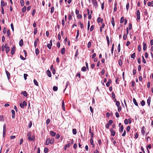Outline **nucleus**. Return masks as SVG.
<instances>
[{"label":"nucleus","instance_id":"60","mask_svg":"<svg viewBox=\"0 0 153 153\" xmlns=\"http://www.w3.org/2000/svg\"><path fill=\"white\" fill-rule=\"evenodd\" d=\"M152 148L151 145V144H149L146 146V149H148V148L151 149Z\"/></svg>","mask_w":153,"mask_h":153},{"label":"nucleus","instance_id":"30","mask_svg":"<svg viewBox=\"0 0 153 153\" xmlns=\"http://www.w3.org/2000/svg\"><path fill=\"white\" fill-rule=\"evenodd\" d=\"M39 53V50L38 48L35 49V53L36 55H37Z\"/></svg>","mask_w":153,"mask_h":153},{"label":"nucleus","instance_id":"44","mask_svg":"<svg viewBox=\"0 0 153 153\" xmlns=\"http://www.w3.org/2000/svg\"><path fill=\"white\" fill-rule=\"evenodd\" d=\"M90 143L91 145H93V146L94 145V144H93V140L92 138H91L90 139Z\"/></svg>","mask_w":153,"mask_h":153},{"label":"nucleus","instance_id":"53","mask_svg":"<svg viewBox=\"0 0 153 153\" xmlns=\"http://www.w3.org/2000/svg\"><path fill=\"white\" fill-rule=\"evenodd\" d=\"M116 105L117 107H118L120 106V102L119 101H116Z\"/></svg>","mask_w":153,"mask_h":153},{"label":"nucleus","instance_id":"9","mask_svg":"<svg viewBox=\"0 0 153 153\" xmlns=\"http://www.w3.org/2000/svg\"><path fill=\"white\" fill-rule=\"evenodd\" d=\"M46 73H47L48 76H49V77H51V74L50 71L49 70H47L46 71Z\"/></svg>","mask_w":153,"mask_h":153},{"label":"nucleus","instance_id":"32","mask_svg":"<svg viewBox=\"0 0 153 153\" xmlns=\"http://www.w3.org/2000/svg\"><path fill=\"white\" fill-rule=\"evenodd\" d=\"M50 142L51 144H53L54 142V139L53 138H51V140H50Z\"/></svg>","mask_w":153,"mask_h":153},{"label":"nucleus","instance_id":"39","mask_svg":"<svg viewBox=\"0 0 153 153\" xmlns=\"http://www.w3.org/2000/svg\"><path fill=\"white\" fill-rule=\"evenodd\" d=\"M80 76H81V75H80V73H79V72H78L77 74H76V77H79V80H79L80 79Z\"/></svg>","mask_w":153,"mask_h":153},{"label":"nucleus","instance_id":"59","mask_svg":"<svg viewBox=\"0 0 153 153\" xmlns=\"http://www.w3.org/2000/svg\"><path fill=\"white\" fill-rule=\"evenodd\" d=\"M138 51L140 52L141 50V47L140 45H139L138 46Z\"/></svg>","mask_w":153,"mask_h":153},{"label":"nucleus","instance_id":"43","mask_svg":"<svg viewBox=\"0 0 153 153\" xmlns=\"http://www.w3.org/2000/svg\"><path fill=\"white\" fill-rule=\"evenodd\" d=\"M54 8L53 7H52L51 9V13H52L54 11Z\"/></svg>","mask_w":153,"mask_h":153},{"label":"nucleus","instance_id":"12","mask_svg":"<svg viewBox=\"0 0 153 153\" xmlns=\"http://www.w3.org/2000/svg\"><path fill=\"white\" fill-rule=\"evenodd\" d=\"M21 94H23V95L25 97H26L27 96V93L26 91H24V92H22L21 93Z\"/></svg>","mask_w":153,"mask_h":153},{"label":"nucleus","instance_id":"35","mask_svg":"<svg viewBox=\"0 0 153 153\" xmlns=\"http://www.w3.org/2000/svg\"><path fill=\"white\" fill-rule=\"evenodd\" d=\"M79 55L78 53V49H77L76 52L75 56L76 57H77Z\"/></svg>","mask_w":153,"mask_h":153},{"label":"nucleus","instance_id":"37","mask_svg":"<svg viewBox=\"0 0 153 153\" xmlns=\"http://www.w3.org/2000/svg\"><path fill=\"white\" fill-rule=\"evenodd\" d=\"M53 90L54 91H56L58 90V87L56 86H54L53 87Z\"/></svg>","mask_w":153,"mask_h":153},{"label":"nucleus","instance_id":"33","mask_svg":"<svg viewBox=\"0 0 153 153\" xmlns=\"http://www.w3.org/2000/svg\"><path fill=\"white\" fill-rule=\"evenodd\" d=\"M129 3H127V4L126 5V9L127 11H128V10L129 8Z\"/></svg>","mask_w":153,"mask_h":153},{"label":"nucleus","instance_id":"16","mask_svg":"<svg viewBox=\"0 0 153 153\" xmlns=\"http://www.w3.org/2000/svg\"><path fill=\"white\" fill-rule=\"evenodd\" d=\"M19 45L21 47L23 45V40H22V39H21L19 43Z\"/></svg>","mask_w":153,"mask_h":153},{"label":"nucleus","instance_id":"48","mask_svg":"<svg viewBox=\"0 0 153 153\" xmlns=\"http://www.w3.org/2000/svg\"><path fill=\"white\" fill-rule=\"evenodd\" d=\"M51 121V120L49 119H48L46 121V123L47 125L49 124Z\"/></svg>","mask_w":153,"mask_h":153},{"label":"nucleus","instance_id":"23","mask_svg":"<svg viewBox=\"0 0 153 153\" xmlns=\"http://www.w3.org/2000/svg\"><path fill=\"white\" fill-rule=\"evenodd\" d=\"M73 133L75 135L76 134L77 131L76 130L75 128H74L72 129Z\"/></svg>","mask_w":153,"mask_h":153},{"label":"nucleus","instance_id":"42","mask_svg":"<svg viewBox=\"0 0 153 153\" xmlns=\"http://www.w3.org/2000/svg\"><path fill=\"white\" fill-rule=\"evenodd\" d=\"M52 45L51 44H48L47 45V47L49 49H50L51 48Z\"/></svg>","mask_w":153,"mask_h":153},{"label":"nucleus","instance_id":"21","mask_svg":"<svg viewBox=\"0 0 153 153\" xmlns=\"http://www.w3.org/2000/svg\"><path fill=\"white\" fill-rule=\"evenodd\" d=\"M106 39L107 41V42L108 44V46H109V44H110V41H109V37L107 35L106 36Z\"/></svg>","mask_w":153,"mask_h":153},{"label":"nucleus","instance_id":"8","mask_svg":"<svg viewBox=\"0 0 153 153\" xmlns=\"http://www.w3.org/2000/svg\"><path fill=\"white\" fill-rule=\"evenodd\" d=\"M50 134L52 137H54L56 135V133L53 131H51L50 132Z\"/></svg>","mask_w":153,"mask_h":153},{"label":"nucleus","instance_id":"50","mask_svg":"<svg viewBox=\"0 0 153 153\" xmlns=\"http://www.w3.org/2000/svg\"><path fill=\"white\" fill-rule=\"evenodd\" d=\"M69 84H70V82L69 81H68L66 82L65 90L66 88L68 86V85H69Z\"/></svg>","mask_w":153,"mask_h":153},{"label":"nucleus","instance_id":"17","mask_svg":"<svg viewBox=\"0 0 153 153\" xmlns=\"http://www.w3.org/2000/svg\"><path fill=\"white\" fill-rule=\"evenodd\" d=\"M50 143V138H48L46 140L45 144L46 145H48Z\"/></svg>","mask_w":153,"mask_h":153},{"label":"nucleus","instance_id":"36","mask_svg":"<svg viewBox=\"0 0 153 153\" xmlns=\"http://www.w3.org/2000/svg\"><path fill=\"white\" fill-rule=\"evenodd\" d=\"M81 70L82 71H85L86 70V68L85 66H83L81 69Z\"/></svg>","mask_w":153,"mask_h":153},{"label":"nucleus","instance_id":"20","mask_svg":"<svg viewBox=\"0 0 153 153\" xmlns=\"http://www.w3.org/2000/svg\"><path fill=\"white\" fill-rule=\"evenodd\" d=\"M5 4L4 2V1H1V7H3L5 6Z\"/></svg>","mask_w":153,"mask_h":153},{"label":"nucleus","instance_id":"4","mask_svg":"<svg viewBox=\"0 0 153 153\" xmlns=\"http://www.w3.org/2000/svg\"><path fill=\"white\" fill-rule=\"evenodd\" d=\"M110 131L111 133V135L112 136H114L116 134L115 131H114L113 128H111Z\"/></svg>","mask_w":153,"mask_h":153},{"label":"nucleus","instance_id":"19","mask_svg":"<svg viewBox=\"0 0 153 153\" xmlns=\"http://www.w3.org/2000/svg\"><path fill=\"white\" fill-rule=\"evenodd\" d=\"M133 102H134V104L136 106H138V104L137 102V101H136V99L134 98L133 99Z\"/></svg>","mask_w":153,"mask_h":153},{"label":"nucleus","instance_id":"31","mask_svg":"<svg viewBox=\"0 0 153 153\" xmlns=\"http://www.w3.org/2000/svg\"><path fill=\"white\" fill-rule=\"evenodd\" d=\"M125 20L124 17H122L121 18L120 20V23H122Z\"/></svg>","mask_w":153,"mask_h":153},{"label":"nucleus","instance_id":"1","mask_svg":"<svg viewBox=\"0 0 153 153\" xmlns=\"http://www.w3.org/2000/svg\"><path fill=\"white\" fill-rule=\"evenodd\" d=\"M92 3L93 5L94 6L95 8H97L98 7V3L96 0H92Z\"/></svg>","mask_w":153,"mask_h":153},{"label":"nucleus","instance_id":"7","mask_svg":"<svg viewBox=\"0 0 153 153\" xmlns=\"http://www.w3.org/2000/svg\"><path fill=\"white\" fill-rule=\"evenodd\" d=\"M143 50L144 51H145L146 49L147 45L144 42H143Z\"/></svg>","mask_w":153,"mask_h":153},{"label":"nucleus","instance_id":"6","mask_svg":"<svg viewBox=\"0 0 153 153\" xmlns=\"http://www.w3.org/2000/svg\"><path fill=\"white\" fill-rule=\"evenodd\" d=\"M12 113V117L13 119L15 118V111L13 110H12L11 111Z\"/></svg>","mask_w":153,"mask_h":153},{"label":"nucleus","instance_id":"2","mask_svg":"<svg viewBox=\"0 0 153 153\" xmlns=\"http://www.w3.org/2000/svg\"><path fill=\"white\" fill-rule=\"evenodd\" d=\"M137 18L136 19L137 21L138 22L140 19V13L139 10H137L136 13Z\"/></svg>","mask_w":153,"mask_h":153},{"label":"nucleus","instance_id":"45","mask_svg":"<svg viewBox=\"0 0 153 153\" xmlns=\"http://www.w3.org/2000/svg\"><path fill=\"white\" fill-rule=\"evenodd\" d=\"M91 42L90 41L88 43L87 46H88V48H90L91 47Z\"/></svg>","mask_w":153,"mask_h":153},{"label":"nucleus","instance_id":"10","mask_svg":"<svg viewBox=\"0 0 153 153\" xmlns=\"http://www.w3.org/2000/svg\"><path fill=\"white\" fill-rule=\"evenodd\" d=\"M147 5L148 6L153 7V1H152L151 2H149L147 4Z\"/></svg>","mask_w":153,"mask_h":153},{"label":"nucleus","instance_id":"15","mask_svg":"<svg viewBox=\"0 0 153 153\" xmlns=\"http://www.w3.org/2000/svg\"><path fill=\"white\" fill-rule=\"evenodd\" d=\"M151 99V97H149L147 100V103L149 106L150 105V104Z\"/></svg>","mask_w":153,"mask_h":153},{"label":"nucleus","instance_id":"40","mask_svg":"<svg viewBox=\"0 0 153 153\" xmlns=\"http://www.w3.org/2000/svg\"><path fill=\"white\" fill-rule=\"evenodd\" d=\"M20 4L21 6H23L24 5V2L23 0H21L20 1Z\"/></svg>","mask_w":153,"mask_h":153},{"label":"nucleus","instance_id":"54","mask_svg":"<svg viewBox=\"0 0 153 153\" xmlns=\"http://www.w3.org/2000/svg\"><path fill=\"white\" fill-rule=\"evenodd\" d=\"M125 124L126 125H127L128 124V120L127 119H125L124 120Z\"/></svg>","mask_w":153,"mask_h":153},{"label":"nucleus","instance_id":"51","mask_svg":"<svg viewBox=\"0 0 153 153\" xmlns=\"http://www.w3.org/2000/svg\"><path fill=\"white\" fill-rule=\"evenodd\" d=\"M94 26L93 25H91V28L90 29V31H92L94 29Z\"/></svg>","mask_w":153,"mask_h":153},{"label":"nucleus","instance_id":"62","mask_svg":"<svg viewBox=\"0 0 153 153\" xmlns=\"http://www.w3.org/2000/svg\"><path fill=\"white\" fill-rule=\"evenodd\" d=\"M7 36H9L10 35V30H8L7 31Z\"/></svg>","mask_w":153,"mask_h":153},{"label":"nucleus","instance_id":"27","mask_svg":"<svg viewBox=\"0 0 153 153\" xmlns=\"http://www.w3.org/2000/svg\"><path fill=\"white\" fill-rule=\"evenodd\" d=\"M62 107L63 110L64 111H65V103H64L63 100L62 101Z\"/></svg>","mask_w":153,"mask_h":153},{"label":"nucleus","instance_id":"22","mask_svg":"<svg viewBox=\"0 0 153 153\" xmlns=\"http://www.w3.org/2000/svg\"><path fill=\"white\" fill-rule=\"evenodd\" d=\"M26 9V6H25L22 9V12L23 13H25Z\"/></svg>","mask_w":153,"mask_h":153},{"label":"nucleus","instance_id":"57","mask_svg":"<svg viewBox=\"0 0 153 153\" xmlns=\"http://www.w3.org/2000/svg\"><path fill=\"white\" fill-rule=\"evenodd\" d=\"M82 16L81 14H79L78 15L77 18L78 19H81L82 18Z\"/></svg>","mask_w":153,"mask_h":153},{"label":"nucleus","instance_id":"49","mask_svg":"<svg viewBox=\"0 0 153 153\" xmlns=\"http://www.w3.org/2000/svg\"><path fill=\"white\" fill-rule=\"evenodd\" d=\"M28 75L27 74H24V79L25 80H26L27 79V76H28Z\"/></svg>","mask_w":153,"mask_h":153},{"label":"nucleus","instance_id":"61","mask_svg":"<svg viewBox=\"0 0 153 153\" xmlns=\"http://www.w3.org/2000/svg\"><path fill=\"white\" fill-rule=\"evenodd\" d=\"M127 37V35L126 34H125L123 36V39L124 40H126Z\"/></svg>","mask_w":153,"mask_h":153},{"label":"nucleus","instance_id":"14","mask_svg":"<svg viewBox=\"0 0 153 153\" xmlns=\"http://www.w3.org/2000/svg\"><path fill=\"white\" fill-rule=\"evenodd\" d=\"M145 128V127L144 126H143L142 127L141 129V133L143 135H144L145 133V131L144 130V129Z\"/></svg>","mask_w":153,"mask_h":153},{"label":"nucleus","instance_id":"3","mask_svg":"<svg viewBox=\"0 0 153 153\" xmlns=\"http://www.w3.org/2000/svg\"><path fill=\"white\" fill-rule=\"evenodd\" d=\"M16 47L15 46H13L11 49V54L12 55H13L14 54V52L15 51Z\"/></svg>","mask_w":153,"mask_h":153},{"label":"nucleus","instance_id":"13","mask_svg":"<svg viewBox=\"0 0 153 153\" xmlns=\"http://www.w3.org/2000/svg\"><path fill=\"white\" fill-rule=\"evenodd\" d=\"M111 23L113 26V27H114V25H115V23H114V18L113 17H112V18Z\"/></svg>","mask_w":153,"mask_h":153},{"label":"nucleus","instance_id":"26","mask_svg":"<svg viewBox=\"0 0 153 153\" xmlns=\"http://www.w3.org/2000/svg\"><path fill=\"white\" fill-rule=\"evenodd\" d=\"M33 82L34 84L36 86H38V84L37 81L35 79H34L33 80Z\"/></svg>","mask_w":153,"mask_h":153},{"label":"nucleus","instance_id":"46","mask_svg":"<svg viewBox=\"0 0 153 153\" xmlns=\"http://www.w3.org/2000/svg\"><path fill=\"white\" fill-rule=\"evenodd\" d=\"M28 139L30 141H32L33 140V139L30 136L28 137Z\"/></svg>","mask_w":153,"mask_h":153},{"label":"nucleus","instance_id":"28","mask_svg":"<svg viewBox=\"0 0 153 153\" xmlns=\"http://www.w3.org/2000/svg\"><path fill=\"white\" fill-rule=\"evenodd\" d=\"M135 53H133L131 55V58L133 59H135Z\"/></svg>","mask_w":153,"mask_h":153},{"label":"nucleus","instance_id":"5","mask_svg":"<svg viewBox=\"0 0 153 153\" xmlns=\"http://www.w3.org/2000/svg\"><path fill=\"white\" fill-rule=\"evenodd\" d=\"M6 73L7 75V78L8 80L10 79V73L8 72L7 70H5Z\"/></svg>","mask_w":153,"mask_h":153},{"label":"nucleus","instance_id":"18","mask_svg":"<svg viewBox=\"0 0 153 153\" xmlns=\"http://www.w3.org/2000/svg\"><path fill=\"white\" fill-rule=\"evenodd\" d=\"M65 48H62L61 50V53L62 54H64L65 53Z\"/></svg>","mask_w":153,"mask_h":153},{"label":"nucleus","instance_id":"55","mask_svg":"<svg viewBox=\"0 0 153 153\" xmlns=\"http://www.w3.org/2000/svg\"><path fill=\"white\" fill-rule=\"evenodd\" d=\"M37 29L36 28L34 29V34H36L37 33Z\"/></svg>","mask_w":153,"mask_h":153},{"label":"nucleus","instance_id":"29","mask_svg":"<svg viewBox=\"0 0 153 153\" xmlns=\"http://www.w3.org/2000/svg\"><path fill=\"white\" fill-rule=\"evenodd\" d=\"M140 104L142 106H143L145 105V102L144 100H143L141 101Z\"/></svg>","mask_w":153,"mask_h":153},{"label":"nucleus","instance_id":"41","mask_svg":"<svg viewBox=\"0 0 153 153\" xmlns=\"http://www.w3.org/2000/svg\"><path fill=\"white\" fill-rule=\"evenodd\" d=\"M5 51L6 53H7L10 51V48L9 47H7L6 48Z\"/></svg>","mask_w":153,"mask_h":153},{"label":"nucleus","instance_id":"64","mask_svg":"<svg viewBox=\"0 0 153 153\" xmlns=\"http://www.w3.org/2000/svg\"><path fill=\"white\" fill-rule=\"evenodd\" d=\"M68 19L69 20H71L72 19V17L71 14H69L68 15Z\"/></svg>","mask_w":153,"mask_h":153},{"label":"nucleus","instance_id":"25","mask_svg":"<svg viewBox=\"0 0 153 153\" xmlns=\"http://www.w3.org/2000/svg\"><path fill=\"white\" fill-rule=\"evenodd\" d=\"M118 63L119 65L120 66H121L122 65V60L121 59H120L118 60Z\"/></svg>","mask_w":153,"mask_h":153},{"label":"nucleus","instance_id":"52","mask_svg":"<svg viewBox=\"0 0 153 153\" xmlns=\"http://www.w3.org/2000/svg\"><path fill=\"white\" fill-rule=\"evenodd\" d=\"M113 123V121L111 120H110L108 121V123L109 125H111L112 123Z\"/></svg>","mask_w":153,"mask_h":153},{"label":"nucleus","instance_id":"63","mask_svg":"<svg viewBox=\"0 0 153 153\" xmlns=\"http://www.w3.org/2000/svg\"><path fill=\"white\" fill-rule=\"evenodd\" d=\"M150 87V82H147V87L148 88H149Z\"/></svg>","mask_w":153,"mask_h":153},{"label":"nucleus","instance_id":"34","mask_svg":"<svg viewBox=\"0 0 153 153\" xmlns=\"http://www.w3.org/2000/svg\"><path fill=\"white\" fill-rule=\"evenodd\" d=\"M48 152V149L47 148H45L44 149V152L45 153H47Z\"/></svg>","mask_w":153,"mask_h":153},{"label":"nucleus","instance_id":"58","mask_svg":"<svg viewBox=\"0 0 153 153\" xmlns=\"http://www.w3.org/2000/svg\"><path fill=\"white\" fill-rule=\"evenodd\" d=\"M128 28L129 30H130L132 28V24L131 23H130L128 25Z\"/></svg>","mask_w":153,"mask_h":153},{"label":"nucleus","instance_id":"38","mask_svg":"<svg viewBox=\"0 0 153 153\" xmlns=\"http://www.w3.org/2000/svg\"><path fill=\"white\" fill-rule=\"evenodd\" d=\"M6 127L5 124H4L3 126V132H6Z\"/></svg>","mask_w":153,"mask_h":153},{"label":"nucleus","instance_id":"11","mask_svg":"<svg viewBox=\"0 0 153 153\" xmlns=\"http://www.w3.org/2000/svg\"><path fill=\"white\" fill-rule=\"evenodd\" d=\"M71 146V143H68L67 145L66 144L64 147V149L65 150H66L67 148V147H69Z\"/></svg>","mask_w":153,"mask_h":153},{"label":"nucleus","instance_id":"24","mask_svg":"<svg viewBox=\"0 0 153 153\" xmlns=\"http://www.w3.org/2000/svg\"><path fill=\"white\" fill-rule=\"evenodd\" d=\"M123 125H122L119 129V131L120 132H121L123 131Z\"/></svg>","mask_w":153,"mask_h":153},{"label":"nucleus","instance_id":"47","mask_svg":"<svg viewBox=\"0 0 153 153\" xmlns=\"http://www.w3.org/2000/svg\"><path fill=\"white\" fill-rule=\"evenodd\" d=\"M111 95L113 99H115V96L114 93L113 92L111 93Z\"/></svg>","mask_w":153,"mask_h":153},{"label":"nucleus","instance_id":"56","mask_svg":"<svg viewBox=\"0 0 153 153\" xmlns=\"http://www.w3.org/2000/svg\"><path fill=\"white\" fill-rule=\"evenodd\" d=\"M32 126V122L31 121H30L29 123V124L28 125V127L29 128H30Z\"/></svg>","mask_w":153,"mask_h":153}]
</instances>
